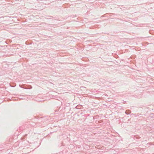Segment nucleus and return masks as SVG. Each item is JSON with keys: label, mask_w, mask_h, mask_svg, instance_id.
Masks as SVG:
<instances>
[{"label": "nucleus", "mask_w": 154, "mask_h": 154, "mask_svg": "<svg viewBox=\"0 0 154 154\" xmlns=\"http://www.w3.org/2000/svg\"><path fill=\"white\" fill-rule=\"evenodd\" d=\"M125 113L126 114H129V113H128V112H127L126 111L125 112Z\"/></svg>", "instance_id": "nucleus-1"}, {"label": "nucleus", "mask_w": 154, "mask_h": 154, "mask_svg": "<svg viewBox=\"0 0 154 154\" xmlns=\"http://www.w3.org/2000/svg\"><path fill=\"white\" fill-rule=\"evenodd\" d=\"M125 113L126 114H129V113H128V112H127L126 111L125 112Z\"/></svg>", "instance_id": "nucleus-2"}, {"label": "nucleus", "mask_w": 154, "mask_h": 154, "mask_svg": "<svg viewBox=\"0 0 154 154\" xmlns=\"http://www.w3.org/2000/svg\"><path fill=\"white\" fill-rule=\"evenodd\" d=\"M77 106H78V109L79 108L78 107L79 106L78 105H77Z\"/></svg>", "instance_id": "nucleus-3"}]
</instances>
